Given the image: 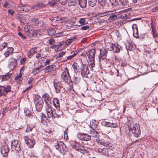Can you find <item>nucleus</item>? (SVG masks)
<instances>
[{
  "label": "nucleus",
  "instance_id": "nucleus-1",
  "mask_svg": "<svg viewBox=\"0 0 158 158\" xmlns=\"http://www.w3.org/2000/svg\"><path fill=\"white\" fill-rule=\"evenodd\" d=\"M33 102L35 105V108L36 111L38 112H41L44 104L43 99L39 95L35 94L34 95Z\"/></svg>",
  "mask_w": 158,
  "mask_h": 158
},
{
  "label": "nucleus",
  "instance_id": "nucleus-2",
  "mask_svg": "<svg viewBox=\"0 0 158 158\" xmlns=\"http://www.w3.org/2000/svg\"><path fill=\"white\" fill-rule=\"evenodd\" d=\"M129 130V134L132 133L134 136L136 137H138L141 135V131L139 124L132 123V127L131 125L128 126Z\"/></svg>",
  "mask_w": 158,
  "mask_h": 158
},
{
  "label": "nucleus",
  "instance_id": "nucleus-3",
  "mask_svg": "<svg viewBox=\"0 0 158 158\" xmlns=\"http://www.w3.org/2000/svg\"><path fill=\"white\" fill-rule=\"evenodd\" d=\"M85 52L90 62L89 66V68H93L95 65V55L96 53L95 50L94 49L92 48L86 51Z\"/></svg>",
  "mask_w": 158,
  "mask_h": 158
},
{
  "label": "nucleus",
  "instance_id": "nucleus-4",
  "mask_svg": "<svg viewBox=\"0 0 158 158\" xmlns=\"http://www.w3.org/2000/svg\"><path fill=\"white\" fill-rule=\"evenodd\" d=\"M55 148L61 153L65 154L68 151V148L65 144L62 141H57L54 143Z\"/></svg>",
  "mask_w": 158,
  "mask_h": 158
},
{
  "label": "nucleus",
  "instance_id": "nucleus-5",
  "mask_svg": "<svg viewBox=\"0 0 158 158\" xmlns=\"http://www.w3.org/2000/svg\"><path fill=\"white\" fill-rule=\"evenodd\" d=\"M71 146L72 148L76 150H77L82 154L85 153H88L89 152L88 150H86L84 146L80 145L76 141H74V143H72Z\"/></svg>",
  "mask_w": 158,
  "mask_h": 158
},
{
  "label": "nucleus",
  "instance_id": "nucleus-6",
  "mask_svg": "<svg viewBox=\"0 0 158 158\" xmlns=\"http://www.w3.org/2000/svg\"><path fill=\"white\" fill-rule=\"evenodd\" d=\"M61 76L63 81L65 83L69 84L71 82V80L67 68H66L65 70L62 73Z\"/></svg>",
  "mask_w": 158,
  "mask_h": 158
},
{
  "label": "nucleus",
  "instance_id": "nucleus-7",
  "mask_svg": "<svg viewBox=\"0 0 158 158\" xmlns=\"http://www.w3.org/2000/svg\"><path fill=\"white\" fill-rule=\"evenodd\" d=\"M11 91V87L9 85L0 86V96H5Z\"/></svg>",
  "mask_w": 158,
  "mask_h": 158
},
{
  "label": "nucleus",
  "instance_id": "nucleus-8",
  "mask_svg": "<svg viewBox=\"0 0 158 158\" xmlns=\"http://www.w3.org/2000/svg\"><path fill=\"white\" fill-rule=\"evenodd\" d=\"M77 136L79 139L83 141H87L91 139V136L85 133L79 132Z\"/></svg>",
  "mask_w": 158,
  "mask_h": 158
},
{
  "label": "nucleus",
  "instance_id": "nucleus-9",
  "mask_svg": "<svg viewBox=\"0 0 158 158\" xmlns=\"http://www.w3.org/2000/svg\"><path fill=\"white\" fill-rule=\"evenodd\" d=\"M100 54L98 56L99 61H101L106 59L108 53V50L107 48H102L100 49Z\"/></svg>",
  "mask_w": 158,
  "mask_h": 158
},
{
  "label": "nucleus",
  "instance_id": "nucleus-10",
  "mask_svg": "<svg viewBox=\"0 0 158 158\" xmlns=\"http://www.w3.org/2000/svg\"><path fill=\"white\" fill-rule=\"evenodd\" d=\"M113 11H109L108 16L107 17L108 19L110 21H112L114 20H116L118 18H122V16H120L119 14H116L115 13H113Z\"/></svg>",
  "mask_w": 158,
  "mask_h": 158
},
{
  "label": "nucleus",
  "instance_id": "nucleus-11",
  "mask_svg": "<svg viewBox=\"0 0 158 158\" xmlns=\"http://www.w3.org/2000/svg\"><path fill=\"white\" fill-rule=\"evenodd\" d=\"M33 28L32 26L28 25L25 28V30L27 35L30 37H32L34 33V30L33 29Z\"/></svg>",
  "mask_w": 158,
  "mask_h": 158
},
{
  "label": "nucleus",
  "instance_id": "nucleus-12",
  "mask_svg": "<svg viewBox=\"0 0 158 158\" xmlns=\"http://www.w3.org/2000/svg\"><path fill=\"white\" fill-rule=\"evenodd\" d=\"M9 148L7 144L3 145L1 148V152L4 157H6L8 156V154L9 152Z\"/></svg>",
  "mask_w": 158,
  "mask_h": 158
},
{
  "label": "nucleus",
  "instance_id": "nucleus-13",
  "mask_svg": "<svg viewBox=\"0 0 158 158\" xmlns=\"http://www.w3.org/2000/svg\"><path fill=\"white\" fill-rule=\"evenodd\" d=\"M81 66H82V69L81 70V74L83 77H87V74L89 73V71L88 67L86 65H83L82 63Z\"/></svg>",
  "mask_w": 158,
  "mask_h": 158
},
{
  "label": "nucleus",
  "instance_id": "nucleus-14",
  "mask_svg": "<svg viewBox=\"0 0 158 158\" xmlns=\"http://www.w3.org/2000/svg\"><path fill=\"white\" fill-rule=\"evenodd\" d=\"M42 97L44 99V102L46 106H51L52 96L49 95L48 93H45L42 95Z\"/></svg>",
  "mask_w": 158,
  "mask_h": 158
},
{
  "label": "nucleus",
  "instance_id": "nucleus-15",
  "mask_svg": "<svg viewBox=\"0 0 158 158\" xmlns=\"http://www.w3.org/2000/svg\"><path fill=\"white\" fill-rule=\"evenodd\" d=\"M11 147L15 148V150L18 152L21 151L20 144L19 143V141L17 140H15L11 142Z\"/></svg>",
  "mask_w": 158,
  "mask_h": 158
},
{
  "label": "nucleus",
  "instance_id": "nucleus-16",
  "mask_svg": "<svg viewBox=\"0 0 158 158\" xmlns=\"http://www.w3.org/2000/svg\"><path fill=\"white\" fill-rule=\"evenodd\" d=\"M10 64H9V68L11 70H14L17 65V60L14 58H11L9 59Z\"/></svg>",
  "mask_w": 158,
  "mask_h": 158
},
{
  "label": "nucleus",
  "instance_id": "nucleus-17",
  "mask_svg": "<svg viewBox=\"0 0 158 158\" xmlns=\"http://www.w3.org/2000/svg\"><path fill=\"white\" fill-rule=\"evenodd\" d=\"M25 142L27 146L30 148H33L35 144V140L33 138L29 139L27 137L25 138Z\"/></svg>",
  "mask_w": 158,
  "mask_h": 158
},
{
  "label": "nucleus",
  "instance_id": "nucleus-18",
  "mask_svg": "<svg viewBox=\"0 0 158 158\" xmlns=\"http://www.w3.org/2000/svg\"><path fill=\"white\" fill-rule=\"evenodd\" d=\"M53 85L55 89L56 92L59 94L60 92L61 89L63 88L62 84L59 81H54Z\"/></svg>",
  "mask_w": 158,
  "mask_h": 158
},
{
  "label": "nucleus",
  "instance_id": "nucleus-19",
  "mask_svg": "<svg viewBox=\"0 0 158 158\" xmlns=\"http://www.w3.org/2000/svg\"><path fill=\"white\" fill-rule=\"evenodd\" d=\"M45 110L48 118H51L53 116V111L51 106H46Z\"/></svg>",
  "mask_w": 158,
  "mask_h": 158
},
{
  "label": "nucleus",
  "instance_id": "nucleus-20",
  "mask_svg": "<svg viewBox=\"0 0 158 158\" xmlns=\"http://www.w3.org/2000/svg\"><path fill=\"white\" fill-rule=\"evenodd\" d=\"M151 28H152V33L153 35V38L155 39V41L157 42L156 41V38L158 37V33L156 30V27L153 24H151Z\"/></svg>",
  "mask_w": 158,
  "mask_h": 158
},
{
  "label": "nucleus",
  "instance_id": "nucleus-21",
  "mask_svg": "<svg viewBox=\"0 0 158 158\" xmlns=\"http://www.w3.org/2000/svg\"><path fill=\"white\" fill-rule=\"evenodd\" d=\"M109 151H111V149L110 148H103L102 149L99 148L98 149V152L101 153L103 155L106 156H108L109 155Z\"/></svg>",
  "mask_w": 158,
  "mask_h": 158
},
{
  "label": "nucleus",
  "instance_id": "nucleus-22",
  "mask_svg": "<svg viewBox=\"0 0 158 158\" xmlns=\"http://www.w3.org/2000/svg\"><path fill=\"white\" fill-rule=\"evenodd\" d=\"M113 48L112 51H113L114 53H119L120 52V50H122L121 46L118 44H115Z\"/></svg>",
  "mask_w": 158,
  "mask_h": 158
},
{
  "label": "nucleus",
  "instance_id": "nucleus-23",
  "mask_svg": "<svg viewBox=\"0 0 158 158\" xmlns=\"http://www.w3.org/2000/svg\"><path fill=\"white\" fill-rule=\"evenodd\" d=\"M29 16L28 15H24L23 14H17L15 18L16 19L19 20L21 23H22V20L25 19L26 17Z\"/></svg>",
  "mask_w": 158,
  "mask_h": 158
},
{
  "label": "nucleus",
  "instance_id": "nucleus-24",
  "mask_svg": "<svg viewBox=\"0 0 158 158\" xmlns=\"http://www.w3.org/2000/svg\"><path fill=\"white\" fill-rule=\"evenodd\" d=\"M127 50L132 51L134 50L135 48V44L132 42H128L126 46Z\"/></svg>",
  "mask_w": 158,
  "mask_h": 158
},
{
  "label": "nucleus",
  "instance_id": "nucleus-25",
  "mask_svg": "<svg viewBox=\"0 0 158 158\" xmlns=\"http://www.w3.org/2000/svg\"><path fill=\"white\" fill-rule=\"evenodd\" d=\"M11 75V73H7L5 75L0 76V79L2 81L8 80L10 78Z\"/></svg>",
  "mask_w": 158,
  "mask_h": 158
},
{
  "label": "nucleus",
  "instance_id": "nucleus-26",
  "mask_svg": "<svg viewBox=\"0 0 158 158\" xmlns=\"http://www.w3.org/2000/svg\"><path fill=\"white\" fill-rule=\"evenodd\" d=\"M112 117L114 118H118L119 112L117 109H115L111 111L110 112Z\"/></svg>",
  "mask_w": 158,
  "mask_h": 158
},
{
  "label": "nucleus",
  "instance_id": "nucleus-27",
  "mask_svg": "<svg viewBox=\"0 0 158 158\" xmlns=\"http://www.w3.org/2000/svg\"><path fill=\"white\" fill-rule=\"evenodd\" d=\"M53 105L57 110H59L60 108L59 101L57 98H54L53 100Z\"/></svg>",
  "mask_w": 158,
  "mask_h": 158
},
{
  "label": "nucleus",
  "instance_id": "nucleus-28",
  "mask_svg": "<svg viewBox=\"0 0 158 158\" xmlns=\"http://www.w3.org/2000/svg\"><path fill=\"white\" fill-rule=\"evenodd\" d=\"M91 136L97 138V139L99 137V134L96 131H95L94 129L93 128H92V130H90V133Z\"/></svg>",
  "mask_w": 158,
  "mask_h": 158
},
{
  "label": "nucleus",
  "instance_id": "nucleus-29",
  "mask_svg": "<svg viewBox=\"0 0 158 158\" xmlns=\"http://www.w3.org/2000/svg\"><path fill=\"white\" fill-rule=\"evenodd\" d=\"M55 67V66L53 64L47 66L44 69L45 72L46 73L50 72L53 70Z\"/></svg>",
  "mask_w": 158,
  "mask_h": 158
},
{
  "label": "nucleus",
  "instance_id": "nucleus-30",
  "mask_svg": "<svg viewBox=\"0 0 158 158\" xmlns=\"http://www.w3.org/2000/svg\"><path fill=\"white\" fill-rule=\"evenodd\" d=\"M87 0H80L77 2V4L80 5V7L83 8H85L87 4Z\"/></svg>",
  "mask_w": 158,
  "mask_h": 158
},
{
  "label": "nucleus",
  "instance_id": "nucleus-31",
  "mask_svg": "<svg viewBox=\"0 0 158 158\" xmlns=\"http://www.w3.org/2000/svg\"><path fill=\"white\" fill-rule=\"evenodd\" d=\"M119 3L123 7L129 6L130 2L128 0H119Z\"/></svg>",
  "mask_w": 158,
  "mask_h": 158
},
{
  "label": "nucleus",
  "instance_id": "nucleus-32",
  "mask_svg": "<svg viewBox=\"0 0 158 158\" xmlns=\"http://www.w3.org/2000/svg\"><path fill=\"white\" fill-rule=\"evenodd\" d=\"M36 53V51L34 48H31L30 49L27 53V56L30 58H31L32 56Z\"/></svg>",
  "mask_w": 158,
  "mask_h": 158
},
{
  "label": "nucleus",
  "instance_id": "nucleus-33",
  "mask_svg": "<svg viewBox=\"0 0 158 158\" xmlns=\"http://www.w3.org/2000/svg\"><path fill=\"white\" fill-rule=\"evenodd\" d=\"M24 114L25 115L28 117H30L32 115V113L31 112V110L27 108H25L24 109Z\"/></svg>",
  "mask_w": 158,
  "mask_h": 158
},
{
  "label": "nucleus",
  "instance_id": "nucleus-34",
  "mask_svg": "<svg viewBox=\"0 0 158 158\" xmlns=\"http://www.w3.org/2000/svg\"><path fill=\"white\" fill-rule=\"evenodd\" d=\"M97 0H88L89 4L92 7H94L96 5Z\"/></svg>",
  "mask_w": 158,
  "mask_h": 158
},
{
  "label": "nucleus",
  "instance_id": "nucleus-35",
  "mask_svg": "<svg viewBox=\"0 0 158 158\" xmlns=\"http://www.w3.org/2000/svg\"><path fill=\"white\" fill-rule=\"evenodd\" d=\"M57 0H50L48 4L49 6L52 7L54 6L56 3Z\"/></svg>",
  "mask_w": 158,
  "mask_h": 158
},
{
  "label": "nucleus",
  "instance_id": "nucleus-36",
  "mask_svg": "<svg viewBox=\"0 0 158 158\" xmlns=\"http://www.w3.org/2000/svg\"><path fill=\"white\" fill-rule=\"evenodd\" d=\"M73 67L75 72H78L79 70V66L78 64L75 62L72 65Z\"/></svg>",
  "mask_w": 158,
  "mask_h": 158
},
{
  "label": "nucleus",
  "instance_id": "nucleus-37",
  "mask_svg": "<svg viewBox=\"0 0 158 158\" xmlns=\"http://www.w3.org/2000/svg\"><path fill=\"white\" fill-rule=\"evenodd\" d=\"M76 38L74 37H71L69 39H68L65 42V45H68L72 43L74 40Z\"/></svg>",
  "mask_w": 158,
  "mask_h": 158
},
{
  "label": "nucleus",
  "instance_id": "nucleus-38",
  "mask_svg": "<svg viewBox=\"0 0 158 158\" xmlns=\"http://www.w3.org/2000/svg\"><path fill=\"white\" fill-rule=\"evenodd\" d=\"M78 22L80 24V25L78 26L79 27H80L81 25H85L87 23V22H85V19L84 18H81L79 20Z\"/></svg>",
  "mask_w": 158,
  "mask_h": 158
},
{
  "label": "nucleus",
  "instance_id": "nucleus-39",
  "mask_svg": "<svg viewBox=\"0 0 158 158\" xmlns=\"http://www.w3.org/2000/svg\"><path fill=\"white\" fill-rule=\"evenodd\" d=\"M133 35L134 37L136 38H139L140 39H141V38L139 37V32L138 30H134V31H133ZM143 38V37H142V39Z\"/></svg>",
  "mask_w": 158,
  "mask_h": 158
},
{
  "label": "nucleus",
  "instance_id": "nucleus-40",
  "mask_svg": "<svg viewBox=\"0 0 158 158\" xmlns=\"http://www.w3.org/2000/svg\"><path fill=\"white\" fill-rule=\"evenodd\" d=\"M108 109L110 110V112L116 109L115 104L112 103H110L109 105V108Z\"/></svg>",
  "mask_w": 158,
  "mask_h": 158
},
{
  "label": "nucleus",
  "instance_id": "nucleus-41",
  "mask_svg": "<svg viewBox=\"0 0 158 158\" xmlns=\"http://www.w3.org/2000/svg\"><path fill=\"white\" fill-rule=\"evenodd\" d=\"M32 22L33 23V24L35 26H37L39 23V21L37 18L33 19H32Z\"/></svg>",
  "mask_w": 158,
  "mask_h": 158
},
{
  "label": "nucleus",
  "instance_id": "nucleus-42",
  "mask_svg": "<svg viewBox=\"0 0 158 158\" xmlns=\"http://www.w3.org/2000/svg\"><path fill=\"white\" fill-rule=\"evenodd\" d=\"M96 141L98 143H100L102 145L105 142V141H104V139H103L102 137L100 136H99V137L96 139Z\"/></svg>",
  "mask_w": 158,
  "mask_h": 158
},
{
  "label": "nucleus",
  "instance_id": "nucleus-43",
  "mask_svg": "<svg viewBox=\"0 0 158 158\" xmlns=\"http://www.w3.org/2000/svg\"><path fill=\"white\" fill-rule=\"evenodd\" d=\"M66 53L65 52L63 51L60 52L59 53H57L56 56V59H57L58 58L62 57Z\"/></svg>",
  "mask_w": 158,
  "mask_h": 158
},
{
  "label": "nucleus",
  "instance_id": "nucleus-44",
  "mask_svg": "<svg viewBox=\"0 0 158 158\" xmlns=\"http://www.w3.org/2000/svg\"><path fill=\"white\" fill-rule=\"evenodd\" d=\"M101 124L104 126L107 127H110V123L105 121H103L101 123Z\"/></svg>",
  "mask_w": 158,
  "mask_h": 158
},
{
  "label": "nucleus",
  "instance_id": "nucleus-45",
  "mask_svg": "<svg viewBox=\"0 0 158 158\" xmlns=\"http://www.w3.org/2000/svg\"><path fill=\"white\" fill-rule=\"evenodd\" d=\"M63 114V112H61L60 113H57V112H56L54 114H53V116L52 117V118H58L60 115H62Z\"/></svg>",
  "mask_w": 158,
  "mask_h": 158
},
{
  "label": "nucleus",
  "instance_id": "nucleus-46",
  "mask_svg": "<svg viewBox=\"0 0 158 158\" xmlns=\"http://www.w3.org/2000/svg\"><path fill=\"white\" fill-rule=\"evenodd\" d=\"M114 44H113L111 43H109L106 45V47L107 48L108 50L110 51H112L113 47Z\"/></svg>",
  "mask_w": 158,
  "mask_h": 158
},
{
  "label": "nucleus",
  "instance_id": "nucleus-47",
  "mask_svg": "<svg viewBox=\"0 0 158 158\" xmlns=\"http://www.w3.org/2000/svg\"><path fill=\"white\" fill-rule=\"evenodd\" d=\"M98 3L102 7H104L106 5V0H98Z\"/></svg>",
  "mask_w": 158,
  "mask_h": 158
},
{
  "label": "nucleus",
  "instance_id": "nucleus-48",
  "mask_svg": "<svg viewBox=\"0 0 158 158\" xmlns=\"http://www.w3.org/2000/svg\"><path fill=\"white\" fill-rule=\"evenodd\" d=\"M23 6H24L23 7V11L25 12L29 11V9L28 7H29V6L27 5V4H24L23 5Z\"/></svg>",
  "mask_w": 158,
  "mask_h": 158
},
{
  "label": "nucleus",
  "instance_id": "nucleus-49",
  "mask_svg": "<svg viewBox=\"0 0 158 158\" xmlns=\"http://www.w3.org/2000/svg\"><path fill=\"white\" fill-rule=\"evenodd\" d=\"M80 0H70V2L71 4L70 6H76L78 1H80Z\"/></svg>",
  "mask_w": 158,
  "mask_h": 158
},
{
  "label": "nucleus",
  "instance_id": "nucleus-50",
  "mask_svg": "<svg viewBox=\"0 0 158 158\" xmlns=\"http://www.w3.org/2000/svg\"><path fill=\"white\" fill-rule=\"evenodd\" d=\"M55 30L54 29H50L48 31V34L49 35H53L55 34Z\"/></svg>",
  "mask_w": 158,
  "mask_h": 158
},
{
  "label": "nucleus",
  "instance_id": "nucleus-51",
  "mask_svg": "<svg viewBox=\"0 0 158 158\" xmlns=\"http://www.w3.org/2000/svg\"><path fill=\"white\" fill-rule=\"evenodd\" d=\"M22 6H18L16 8V10L18 11H23V7L24 6H23V4H21Z\"/></svg>",
  "mask_w": 158,
  "mask_h": 158
},
{
  "label": "nucleus",
  "instance_id": "nucleus-52",
  "mask_svg": "<svg viewBox=\"0 0 158 158\" xmlns=\"http://www.w3.org/2000/svg\"><path fill=\"white\" fill-rule=\"evenodd\" d=\"M39 9L45 7L46 6V5L42 2H40L37 3Z\"/></svg>",
  "mask_w": 158,
  "mask_h": 158
},
{
  "label": "nucleus",
  "instance_id": "nucleus-53",
  "mask_svg": "<svg viewBox=\"0 0 158 158\" xmlns=\"http://www.w3.org/2000/svg\"><path fill=\"white\" fill-rule=\"evenodd\" d=\"M34 33L33 35L34 37H39L40 36V31L38 30L34 31Z\"/></svg>",
  "mask_w": 158,
  "mask_h": 158
},
{
  "label": "nucleus",
  "instance_id": "nucleus-54",
  "mask_svg": "<svg viewBox=\"0 0 158 158\" xmlns=\"http://www.w3.org/2000/svg\"><path fill=\"white\" fill-rule=\"evenodd\" d=\"M116 76L118 77H119L121 78V79L122 81H123L124 80V78L125 77H126V75H123L121 73H117L116 74Z\"/></svg>",
  "mask_w": 158,
  "mask_h": 158
},
{
  "label": "nucleus",
  "instance_id": "nucleus-55",
  "mask_svg": "<svg viewBox=\"0 0 158 158\" xmlns=\"http://www.w3.org/2000/svg\"><path fill=\"white\" fill-rule=\"evenodd\" d=\"M22 77H22V74L21 73H19V74H17L15 76L14 79L15 80H18V79Z\"/></svg>",
  "mask_w": 158,
  "mask_h": 158
},
{
  "label": "nucleus",
  "instance_id": "nucleus-56",
  "mask_svg": "<svg viewBox=\"0 0 158 158\" xmlns=\"http://www.w3.org/2000/svg\"><path fill=\"white\" fill-rule=\"evenodd\" d=\"M73 79L76 82H80L81 79V78L77 76H74L73 77Z\"/></svg>",
  "mask_w": 158,
  "mask_h": 158
},
{
  "label": "nucleus",
  "instance_id": "nucleus-57",
  "mask_svg": "<svg viewBox=\"0 0 158 158\" xmlns=\"http://www.w3.org/2000/svg\"><path fill=\"white\" fill-rule=\"evenodd\" d=\"M110 127L113 128H116L118 127V125L117 123H110Z\"/></svg>",
  "mask_w": 158,
  "mask_h": 158
},
{
  "label": "nucleus",
  "instance_id": "nucleus-58",
  "mask_svg": "<svg viewBox=\"0 0 158 158\" xmlns=\"http://www.w3.org/2000/svg\"><path fill=\"white\" fill-rule=\"evenodd\" d=\"M79 52L80 50L77 49L74 51H72L71 53V54H72V55L73 56V57H74L77 53Z\"/></svg>",
  "mask_w": 158,
  "mask_h": 158
},
{
  "label": "nucleus",
  "instance_id": "nucleus-59",
  "mask_svg": "<svg viewBox=\"0 0 158 158\" xmlns=\"http://www.w3.org/2000/svg\"><path fill=\"white\" fill-rule=\"evenodd\" d=\"M109 11H106L99 14V15L100 17H103L106 16H108Z\"/></svg>",
  "mask_w": 158,
  "mask_h": 158
},
{
  "label": "nucleus",
  "instance_id": "nucleus-60",
  "mask_svg": "<svg viewBox=\"0 0 158 158\" xmlns=\"http://www.w3.org/2000/svg\"><path fill=\"white\" fill-rule=\"evenodd\" d=\"M26 61V59L25 58H21L20 60V64H24Z\"/></svg>",
  "mask_w": 158,
  "mask_h": 158
},
{
  "label": "nucleus",
  "instance_id": "nucleus-61",
  "mask_svg": "<svg viewBox=\"0 0 158 158\" xmlns=\"http://www.w3.org/2000/svg\"><path fill=\"white\" fill-rule=\"evenodd\" d=\"M31 10H33V9H34L37 10V9H39L38 8L37 3L32 6H31Z\"/></svg>",
  "mask_w": 158,
  "mask_h": 158
},
{
  "label": "nucleus",
  "instance_id": "nucleus-62",
  "mask_svg": "<svg viewBox=\"0 0 158 158\" xmlns=\"http://www.w3.org/2000/svg\"><path fill=\"white\" fill-rule=\"evenodd\" d=\"M18 35L20 37H21L22 39L24 40L26 39V37L25 35H23L21 32H19Z\"/></svg>",
  "mask_w": 158,
  "mask_h": 158
},
{
  "label": "nucleus",
  "instance_id": "nucleus-63",
  "mask_svg": "<svg viewBox=\"0 0 158 158\" xmlns=\"http://www.w3.org/2000/svg\"><path fill=\"white\" fill-rule=\"evenodd\" d=\"M59 2L61 4L63 5H65L67 2V0H58Z\"/></svg>",
  "mask_w": 158,
  "mask_h": 158
},
{
  "label": "nucleus",
  "instance_id": "nucleus-64",
  "mask_svg": "<svg viewBox=\"0 0 158 158\" xmlns=\"http://www.w3.org/2000/svg\"><path fill=\"white\" fill-rule=\"evenodd\" d=\"M55 51L56 52H58L60 51L61 49L60 48L59 45L58 44L57 45H55Z\"/></svg>",
  "mask_w": 158,
  "mask_h": 158
}]
</instances>
